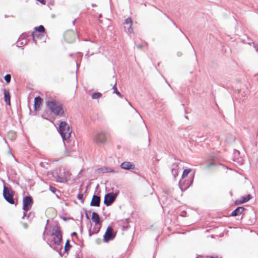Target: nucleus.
Returning a JSON list of instances; mask_svg holds the SVG:
<instances>
[{
	"label": "nucleus",
	"instance_id": "393cba45",
	"mask_svg": "<svg viewBox=\"0 0 258 258\" xmlns=\"http://www.w3.org/2000/svg\"><path fill=\"white\" fill-rule=\"evenodd\" d=\"M191 169L190 168L184 169L183 171L181 178L183 179H184L188 175H189L191 173Z\"/></svg>",
	"mask_w": 258,
	"mask_h": 258
},
{
	"label": "nucleus",
	"instance_id": "bb28decb",
	"mask_svg": "<svg viewBox=\"0 0 258 258\" xmlns=\"http://www.w3.org/2000/svg\"><path fill=\"white\" fill-rule=\"evenodd\" d=\"M125 31L128 33H132L133 32V28H132V25H127V26H124Z\"/></svg>",
	"mask_w": 258,
	"mask_h": 258
},
{
	"label": "nucleus",
	"instance_id": "680f3d73",
	"mask_svg": "<svg viewBox=\"0 0 258 258\" xmlns=\"http://www.w3.org/2000/svg\"><path fill=\"white\" fill-rule=\"evenodd\" d=\"M128 103L130 105L132 106L131 103L130 102H128Z\"/></svg>",
	"mask_w": 258,
	"mask_h": 258
},
{
	"label": "nucleus",
	"instance_id": "13d9d810",
	"mask_svg": "<svg viewBox=\"0 0 258 258\" xmlns=\"http://www.w3.org/2000/svg\"><path fill=\"white\" fill-rule=\"evenodd\" d=\"M42 117L43 118H46L44 117V115H43V114H42Z\"/></svg>",
	"mask_w": 258,
	"mask_h": 258
},
{
	"label": "nucleus",
	"instance_id": "3c124183",
	"mask_svg": "<svg viewBox=\"0 0 258 258\" xmlns=\"http://www.w3.org/2000/svg\"><path fill=\"white\" fill-rule=\"evenodd\" d=\"M80 232L81 233L83 232V226L82 225L80 226Z\"/></svg>",
	"mask_w": 258,
	"mask_h": 258
},
{
	"label": "nucleus",
	"instance_id": "8fccbe9b",
	"mask_svg": "<svg viewBox=\"0 0 258 258\" xmlns=\"http://www.w3.org/2000/svg\"><path fill=\"white\" fill-rule=\"evenodd\" d=\"M125 221H126V223L127 224H128V223H129V222H130V219H128V218L126 219H125Z\"/></svg>",
	"mask_w": 258,
	"mask_h": 258
},
{
	"label": "nucleus",
	"instance_id": "f704fd0d",
	"mask_svg": "<svg viewBox=\"0 0 258 258\" xmlns=\"http://www.w3.org/2000/svg\"><path fill=\"white\" fill-rule=\"evenodd\" d=\"M241 201L242 202V203H246V202L248 201L247 200V199H246V197H241Z\"/></svg>",
	"mask_w": 258,
	"mask_h": 258
},
{
	"label": "nucleus",
	"instance_id": "0eeeda50",
	"mask_svg": "<svg viewBox=\"0 0 258 258\" xmlns=\"http://www.w3.org/2000/svg\"><path fill=\"white\" fill-rule=\"evenodd\" d=\"M45 34L40 33L37 32H32L31 33H25L21 35L20 39H26L27 37H32L33 41L35 44H37V39H41L44 37Z\"/></svg>",
	"mask_w": 258,
	"mask_h": 258
},
{
	"label": "nucleus",
	"instance_id": "69168bd1",
	"mask_svg": "<svg viewBox=\"0 0 258 258\" xmlns=\"http://www.w3.org/2000/svg\"><path fill=\"white\" fill-rule=\"evenodd\" d=\"M63 220H66V218H63Z\"/></svg>",
	"mask_w": 258,
	"mask_h": 258
},
{
	"label": "nucleus",
	"instance_id": "58836bf2",
	"mask_svg": "<svg viewBox=\"0 0 258 258\" xmlns=\"http://www.w3.org/2000/svg\"><path fill=\"white\" fill-rule=\"evenodd\" d=\"M246 197L248 201H249L252 198V196L250 194L247 195V196H246Z\"/></svg>",
	"mask_w": 258,
	"mask_h": 258
},
{
	"label": "nucleus",
	"instance_id": "79ce46f5",
	"mask_svg": "<svg viewBox=\"0 0 258 258\" xmlns=\"http://www.w3.org/2000/svg\"><path fill=\"white\" fill-rule=\"evenodd\" d=\"M185 214H186V212L183 211L181 212V213L180 214V216H181L182 217H184V216H185Z\"/></svg>",
	"mask_w": 258,
	"mask_h": 258
},
{
	"label": "nucleus",
	"instance_id": "f257e3e1",
	"mask_svg": "<svg viewBox=\"0 0 258 258\" xmlns=\"http://www.w3.org/2000/svg\"><path fill=\"white\" fill-rule=\"evenodd\" d=\"M51 236L52 238L48 239L46 241L47 243L53 249L59 252V254L62 256L61 250L62 249V234L59 226L56 225L53 228Z\"/></svg>",
	"mask_w": 258,
	"mask_h": 258
},
{
	"label": "nucleus",
	"instance_id": "72a5a7b5",
	"mask_svg": "<svg viewBox=\"0 0 258 258\" xmlns=\"http://www.w3.org/2000/svg\"><path fill=\"white\" fill-rule=\"evenodd\" d=\"M88 234L90 237L92 236L93 234H95V233H94L93 231L92 230L91 227H90V228L89 229Z\"/></svg>",
	"mask_w": 258,
	"mask_h": 258
},
{
	"label": "nucleus",
	"instance_id": "5701e85b",
	"mask_svg": "<svg viewBox=\"0 0 258 258\" xmlns=\"http://www.w3.org/2000/svg\"><path fill=\"white\" fill-rule=\"evenodd\" d=\"M117 84V81L115 80V84L112 87V90L113 91V93L116 94L119 97L122 98L123 95L121 94V93L118 91L116 86Z\"/></svg>",
	"mask_w": 258,
	"mask_h": 258
},
{
	"label": "nucleus",
	"instance_id": "37998d69",
	"mask_svg": "<svg viewBox=\"0 0 258 258\" xmlns=\"http://www.w3.org/2000/svg\"><path fill=\"white\" fill-rule=\"evenodd\" d=\"M215 165V163H214L213 162H211L210 163V164H208V165L207 166L208 168H210L212 166H214Z\"/></svg>",
	"mask_w": 258,
	"mask_h": 258
},
{
	"label": "nucleus",
	"instance_id": "c85d7f7f",
	"mask_svg": "<svg viewBox=\"0 0 258 258\" xmlns=\"http://www.w3.org/2000/svg\"><path fill=\"white\" fill-rule=\"evenodd\" d=\"M4 79L7 83H9L11 80V75L10 74H7L4 77Z\"/></svg>",
	"mask_w": 258,
	"mask_h": 258
},
{
	"label": "nucleus",
	"instance_id": "864d4df0",
	"mask_svg": "<svg viewBox=\"0 0 258 258\" xmlns=\"http://www.w3.org/2000/svg\"><path fill=\"white\" fill-rule=\"evenodd\" d=\"M148 142H149V143H148V146L149 147L150 146V138H149V139H148Z\"/></svg>",
	"mask_w": 258,
	"mask_h": 258
},
{
	"label": "nucleus",
	"instance_id": "c756f323",
	"mask_svg": "<svg viewBox=\"0 0 258 258\" xmlns=\"http://www.w3.org/2000/svg\"><path fill=\"white\" fill-rule=\"evenodd\" d=\"M77 198L79 200L82 204L84 203V200L83 198V194L82 193H79L77 195Z\"/></svg>",
	"mask_w": 258,
	"mask_h": 258
},
{
	"label": "nucleus",
	"instance_id": "338daca9",
	"mask_svg": "<svg viewBox=\"0 0 258 258\" xmlns=\"http://www.w3.org/2000/svg\"><path fill=\"white\" fill-rule=\"evenodd\" d=\"M256 76H258V75H256Z\"/></svg>",
	"mask_w": 258,
	"mask_h": 258
},
{
	"label": "nucleus",
	"instance_id": "2f4dec72",
	"mask_svg": "<svg viewBox=\"0 0 258 258\" xmlns=\"http://www.w3.org/2000/svg\"><path fill=\"white\" fill-rule=\"evenodd\" d=\"M48 222H49V220H47L46 224V225L45 226L44 230V231L43 232V234H42V238H43V239L44 240H46V239H45V232H46V228H47V224H48Z\"/></svg>",
	"mask_w": 258,
	"mask_h": 258
},
{
	"label": "nucleus",
	"instance_id": "a211bd4d",
	"mask_svg": "<svg viewBox=\"0 0 258 258\" xmlns=\"http://www.w3.org/2000/svg\"><path fill=\"white\" fill-rule=\"evenodd\" d=\"M92 221L95 223V224H101L100 217L98 213L93 212L92 213V218H91Z\"/></svg>",
	"mask_w": 258,
	"mask_h": 258
},
{
	"label": "nucleus",
	"instance_id": "c9c22d12",
	"mask_svg": "<svg viewBox=\"0 0 258 258\" xmlns=\"http://www.w3.org/2000/svg\"><path fill=\"white\" fill-rule=\"evenodd\" d=\"M84 211H85V216L86 217V219H88V220H89L90 219V217L88 215V212L86 210V209H84Z\"/></svg>",
	"mask_w": 258,
	"mask_h": 258
},
{
	"label": "nucleus",
	"instance_id": "ddd939ff",
	"mask_svg": "<svg viewBox=\"0 0 258 258\" xmlns=\"http://www.w3.org/2000/svg\"><path fill=\"white\" fill-rule=\"evenodd\" d=\"M100 201V197L94 194L92 197V199L90 203V206L93 207H99Z\"/></svg>",
	"mask_w": 258,
	"mask_h": 258
},
{
	"label": "nucleus",
	"instance_id": "aec40b11",
	"mask_svg": "<svg viewBox=\"0 0 258 258\" xmlns=\"http://www.w3.org/2000/svg\"><path fill=\"white\" fill-rule=\"evenodd\" d=\"M53 176L56 178V181L58 182L64 183L68 181L66 177L64 176H60L58 174H56V176L53 175Z\"/></svg>",
	"mask_w": 258,
	"mask_h": 258
},
{
	"label": "nucleus",
	"instance_id": "6e6552de",
	"mask_svg": "<svg viewBox=\"0 0 258 258\" xmlns=\"http://www.w3.org/2000/svg\"><path fill=\"white\" fill-rule=\"evenodd\" d=\"M118 196L117 192H109L105 195L104 204L106 206H109L115 201Z\"/></svg>",
	"mask_w": 258,
	"mask_h": 258
},
{
	"label": "nucleus",
	"instance_id": "6e6d98bb",
	"mask_svg": "<svg viewBox=\"0 0 258 258\" xmlns=\"http://www.w3.org/2000/svg\"><path fill=\"white\" fill-rule=\"evenodd\" d=\"M76 19H75V20L73 21V24L74 25H75V22H76Z\"/></svg>",
	"mask_w": 258,
	"mask_h": 258
},
{
	"label": "nucleus",
	"instance_id": "4468645a",
	"mask_svg": "<svg viewBox=\"0 0 258 258\" xmlns=\"http://www.w3.org/2000/svg\"><path fill=\"white\" fill-rule=\"evenodd\" d=\"M121 168L125 170H131L135 168V165L130 162H123L121 165Z\"/></svg>",
	"mask_w": 258,
	"mask_h": 258
},
{
	"label": "nucleus",
	"instance_id": "c03bdc74",
	"mask_svg": "<svg viewBox=\"0 0 258 258\" xmlns=\"http://www.w3.org/2000/svg\"><path fill=\"white\" fill-rule=\"evenodd\" d=\"M22 224H23V227H24L25 228L27 229V228H28V224H27V223H23Z\"/></svg>",
	"mask_w": 258,
	"mask_h": 258
},
{
	"label": "nucleus",
	"instance_id": "423d86ee",
	"mask_svg": "<svg viewBox=\"0 0 258 258\" xmlns=\"http://www.w3.org/2000/svg\"><path fill=\"white\" fill-rule=\"evenodd\" d=\"M14 191L10 187L4 186L3 196L6 201L10 204H14Z\"/></svg>",
	"mask_w": 258,
	"mask_h": 258
},
{
	"label": "nucleus",
	"instance_id": "052dcab7",
	"mask_svg": "<svg viewBox=\"0 0 258 258\" xmlns=\"http://www.w3.org/2000/svg\"><path fill=\"white\" fill-rule=\"evenodd\" d=\"M128 103L130 105L132 106L131 103L130 102H128Z\"/></svg>",
	"mask_w": 258,
	"mask_h": 258
},
{
	"label": "nucleus",
	"instance_id": "a19ab883",
	"mask_svg": "<svg viewBox=\"0 0 258 258\" xmlns=\"http://www.w3.org/2000/svg\"><path fill=\"white\" fill-rule=\"evenodd\" d=\"M26 43H27V40H25V42H23V41L21 42L20 43V45L21 46H23V45H25V44H26Z\"/></svg>",
	"mask_w": 258,
	"mask_h": 258
},
{
	"label": "nucleus",
	"instance_id": "f03ea898",
	"mask_svg": "<svg viewBox=\"0 0 258 258\" xmlns=\"http://www.w3.org/2000/svg\"><path fill=\"white\" fill-rule=\"evenodd\" d=\"M45 105L50 112L55 116L61 117L64 115L63 104L55 99L48 98L45 100Z\"/></svg>",
	"mask_w": 258,
	"mask_h": 258
},
{
	"label": "nucleus",
	"instance_id": "a18cd8bd",
	"mask_svg": "<svg viewBox=\"0 0 258 258\" xmlns=\"http://www.w3.org/2000/svg\"><path fill=\"white\" fill-rule=\"evenodd\" d=\"M128 228V226H122V230H126Z\"/></svg>",
	"mask_w": 258,
	"mask_h": 258
},
{
	"label": "nucleus",
	"instance_id": "a878e982",
	"mask_svg": "<svg viewBox=\"0 0 258 258\" xmlns=\"http://www.w3.org/2000/svg\"><path fill=\"white\" fill-rule=\"evenodd\" d=\"M102 95V94L100 92H95L92 94L91 97L93 99H96L101 97Z\"/></svg>",
	"mask_w": 258,
	"mask_h": 258
},
{
	"label": "nucleus",
	"instance_id": "f3484780",
	"mask_svg": "<svg viewBox=\"0 0 258 258\" xmlns=\"http://www.w3.org/2000/svg\"><path fill=\"white\" fill-rule=\"evenodd\" d=\"M4 99L6 104L8 105L11 104V96L9 91L5 89L4 90Z\"/></svg>",
	"mask_w": 258,
	"mask_h": 258
},
{
	"label": "nucleus",
	"instance_id": "4c0bfd02",
	"mask_svg": "<svg viewBox=\"0 0 258 258\" xmlns=\"http://www.w3.org/2000/svg\"><path fill=\"white\" fill-rule=\"evenodd\" d=\"M38 2L40 3L42 5H45L46 4V1L45 0H37Z\"/></svg>",
	"mask_w": 258,
	"mask_h": 258
},
{
	"label": "nucleus",
	"instance_id": "ea45409f",
	"mask_svg": "<svg viewBox=\"0 0 258 258\" xmlns=\"http://www.w3.org/2000/svg\"><path fill=\"white\" fill-rule=\"evenodd\" d=\"M253 47L255 49L256 51L258 52V45L253 43Z\"/></svg>",
	"mask_w": 258,
	"mask_h": 258
},
{
	"label": "nucleus",
	"instance_id": "7ed1b4c3",
	"mask_svg": "<svg viewBox=\"0 0 258 258\" xmlns=\"http://www.w3.org/2000/svg\"><path fill=\"white\" fill-rule=\"evenodd\" d=\"M58 131L64 143L69 142L72 132L70 125L64 121H60Z\"/></svg>",
	"mask_w": 258,
	"mask_h": 258
},
{
	"label": "nucleus",
	"instance_id": "1a4fd4ad",
	"mask_svg": "<svg viewBox=\"0 0 258 258\" xmlns=\"http://www.w3.org/2000/svg\"><path fill=\"white\" fill-rule=\"evenodd\" d=\"M33 204V200L31 196H27L23 199V210L27 212L31 209Z\"/></svg>",
	"mask_w": 258,
	"mask_h": 258
},
{
	"label": "nucleus",
	"instance_id": "6ab92c4d",
	"mask_svg": "<svg viewBox=\"0 0 258 258\" xmlns=\"http://www.w3.org/2000/svg\"><path fill=\"white\" fill-rule=\"evenodd\" d=\"M98 171L99 173H109V172H115V170L109 167H102L98 169Z\"/></svg>",
	"mask_w": 258,
	"mask_h": 258
},
{
	"label": "nucleus",
	"instance_id": "cd10ccee",
	"mask_svg": "<svg viewBox=\"0 0 258 258\" xmlns=\"http://www.w3.org/2000/svg\"><path fill=\"white\" fill-rule=\"evenodd\" d=\"M164 15L165 16V17H166L168 19H169V20H170V21L173 23V24L174 25V26H175V27H176V28H178V29H179V30L180 32H181L182 33H183V32L182 31L181 29L180 28H178V26L176 25V24L175 23V22H174V21H173V20H172L171 19H170V18H169V17L167 15H166V14H164Z\"/></svg>",
	"mask_w": 258,
	"mask_h": 258
},
{
	"label": "nucleus",
	"instance_id": "49530a36",
	"mask_svg": "<svg viewBox=\"0 0 258 258\" xmlns=\"http://www.w3.org/2000/svg\"><path fill=\"white\" fill-rule=\"evenodd\" d=\"M72 236H76V237L78 236L77 233L76 232H74L71 234Z\"/></svg>",
	"mask_w": 258,
	"mask_h": 258
},
{
	"label": "nucleus",
	"instance_id": "412c9836",
	"mask_svg": "<svg viewBox=\"0 0 258 258\" xmlns=\"http://www.w3.org/2000/svg\"><path fill=\"white\" fill-rule=\"evenodd\" d=\"M34 32H37L40 33H46L45 32V29L43 25H40L38 27H36L34 28Z\"/></svg>",
	"mask_w": 258,
	"mask_h": 258
},
{
	"label": "nucleus",
	"instance_id": "473e14b6",
	"mask_svg": "<svg viewBox=\"0 0 258 258\" xmlns=\"http://www.w3.org/2000/svg\"><path fill=\"white\" fill-rule=\"evenodd\" d=\"M49 189L53 193H55L57 190V189L55 187L52 186H49Z\"/></svg>",
	"mask_w": 258,
	"mask_h": 258
},
{
	"label": "nucleus",
	"instance_id": "2eb2a0df",
	"mask_svg": "<svg viewBox=\"0 0 258 258\" xmlns=\"http://www.w3.org/2000/svg\"><path fill=\"white\" fill-rule=\"evenodd\" d=\"M42 102V99L40 96H37L34 98V109L37 111L39 109L40 105Z\"/></svg>",
	"mask_w": 258,
	"mask_h": 258
},
{
	"label": "nucleus",
	"instance_id": "20e7f679",
	"mask_svg": "<svg viewBox=\"0 0 258 258\" xmlns=\"http://www.w3.org/2000/svg\"><path fill=\"white\" fill-rule=\"evenodd\" d=\"M107 141L106 134L103 131H97L93 134V142L98 145L104 144Z\"/></svg>",
	"mask_w": 258,
	"mask_h": 258
},
{
	"label": "nucleus",
	"instance_id": "7c9ffc66",
	"mask_svg": "<svg viewBox=\"0 0 258 258\" xmlns=\"http://www.w3.org/2000/svg\"><path fill=\"white\" fill-rule=\"evenodd\" d=\"M124 24L126 25H132V19L131 18H127V19H126L125 20Z\"/></svg>",
	"mask_w": 258,
	"mask_h": 258
},
{
	"label": "nucleus",
	"instance_id": "e433bc0d",
	"mask_svg": "<svg viewBox=\"0 0 258 258\" xmlns=\"http://www.w3.org/2000/svg\"><path fill=\"white\" fill-rule=\"evenodd\" d=\"M235 205H240V204H243L242 203V202L241 201V200H236L235 201Z\"/></svg>",
	"mask_w": 258,
	"mask_h": 258
},
{
	"label": "nucleus",
	"instance_id": "9b49d317",
	"mask_svg": "<svg viewBox=\"0 0 258 258\" xmlns=\"http://www.w3.org/2000/svg\"><path fill=\"white\" fill-rule=\"evenodd\" d=\"M64 37L68 43H72L75 41L78 36L74 31L70 30L64 33Z\"/></svg>",
	"mask_w": 258,
	"mask_h": 258
},
{
	"label": "nucleus",
	"instance_id": "9d476101",
	"mask_svg": "<svg viewBox=\"0 0 258 258\" xmlns=\"http://www.w3.org/2000/svg\"><path fill=\"white\" fill-rule=\"evenodd\" d=\"M115 236L116 233L114 232L112 227L108 226L103 235V241L105 242H108L109 241L113 240Z\"/></svg>",
	"mask_w": 258,
	"mask_h": 258
},
{
	"label": "nucleus",
	"instance_id": "f8f14e48",
	"mask_svg": "<svg viewBox=\"0 0 258 258\" xmlns=\"http://www.w3.org/2000/svg\"><path fill=\"white\" fill-rule=\"evenodd\" d=\"M179 162H175L172 164L171 167V173L175 178L178 175V170H179Z\"/></svg>",
	"mask_w": 258,
	"mask_h": 258
},
{
	"label": "nucleus",
	"instance_id": "39448f33",
	"mask_svg": "<svg viewBox=\"0 0 258 258\" xmlns=\"http://www.w3.org/2000/svg\"><path fill=\"white\" fill-rule=\"evenodd\" d=\"M195 177V172L190 174L187 179H180L179 182V186L182 191H185L192 183Z\"/></svg>",
	"mask_w": 258,
	"mask_h": 258
},
{
	"label": "nucleus",
	"instance_id": "5fc2aeb1",
	"mask_svg": "<svg viewBox=\"0 0 258 258\" xmlns=\"http://www.w3.org/2000/svg\"><path fill=\"white\" fill-rule=\"evenodd\" d=\"M239 153H239V151H235V154H239Z\"/></svg>",
	"mask_w": 258,
	"mask_h": 258
},
{
	"label": "nucleus",
	"instance_id": "dca6fc26",
	"mask_svg": "<svg viewBox=\"0 0 258 258\" xmlns=\"http://www.w3.org/2000/svg\"><path fill=\"white\" fill-rule=\"evenodd\" d=\"M245 208L243 207H238L232 212L230 216L232 217L238 216L239 214H242Z\"/></svg>",
	"mask_w": 258,
	"mask_h": 258
},
{
	"label": "nucleus",
	"instance_id": "09e8293b",
	"mask_svg": "<svg viewBox=\"0 0 258 258\" xmlns=\"http://www.w3.org/2000/svg\"><path fill=\"white\" fill-rule=\"evenodd\" d=\"M26 216V212H24L23 216H22V219H24L25 217Z\"/></svg>",
	"mask_w": 258,
	"mask_h": 258
},
{
	"label": "nucleus",
	"instance_id": "4d7b16f0",
	"mask_svg": "<svg viewBox=\"0 0 258 258\" xmlns=\"http://www.w3.org/2000/svg\"><path fill=\"white\" fill-rule=\"evenodd\" d=\"M210 258H218L217 257L211 256Z\"/></svg>",
	"mask_w": 258,
	"mask_h": 258
},
{
	"label": "nucleus",
	"instance_id": "0e129e2a",
	"mask_svg": "<svg viewBox=\"0 0 258 258\" xmlns=\"http://www.w3.org/2000/svg\"><path fill=\"white\" fill-rule=\"evenodd\" d=\"M102 16H101V15H99V18H101Z\"/></svg>",
	"mask_w": 258,
	"mask_h": 258
},
{
	"label": "nucleus",
	"instance_id": "603ef678",
	"mask_svg": "<svg viewBox=\"0 0 258 258\" xmlns=\"http://www.w3.org/2000/svg\"><path fill=\"white\" fill-rule=\"evenodd\" d=\"M85 56L87 57V58H89V52H88L87 53V54L85 55Z\"/></svg>",
	"mask_w": 258,
	"mask_h": 258
},
{
	"label": "nucleus",
	"instance_id": "e2e57ef3",
	"mask_svg": "<svg viewBox=\"0 0 258 258\" xmlns=\"http://www.w3.org/2000/svg\"><path fill=\"white\" fill-rule=\"evenodd\" d=\"M255 218V216L254 215V218ZM255 221V219L254 220V222Z\"/></svg>",
	"mask_w": 258,
	"mask_h": 258
},
{
	"label": "nucleus",
	"instance_id": "4be33fe9",
	"mask_svg": "<svg viewBox=\"0 0 258 258\" xmlns=\"http://www.w3.org/2000/svg\"><path fill=\"white\" fill-rule=\"evenodd\" d=\"M71 247H72V245L70 243V240H67L66 242L65 245H64L63 254L66 253L67 255H68L69 253L68 251Z\"/></svg>",
	"mask_w": 258,
	"mask_h": 258
},
{
	"label": "nucleus",
	"instance_id": "b1692460",
	"mask_svg": "<svg viewBox=\"0 0 258 258\" xmlns=\"http://www.w3.org/2000/svg\"><path fill=\"white\" fill-rule=\"evenodd\" d=\"M101 224H95L94 226L92 228V230L94 233L97 234L100 230Z\"/></svg>",
	"mask_w": 258,
	"mask_h": 258
},
{
	"label": "nucleus",
	"instance_id": "bf43d9fd",
	"mask_svg": "<svg viewBox=\"0 0 258 258\" xmlns=\"http://www.w3.org/2000/svg\"><path fill=\"white\" fill-rule=\"evenodd\" d=\"M185 118H187V116L185 115Z\"/></svg>",
	"mask_w": 258,
	"mask_h": 258
},
{
	"label": "nucleus",
	"instance_id": "de8ad7c7",
	"mask_svg": "<svg viewBox=\"0 0 258 258\" xmlns=\"http://www.w3.org/2000/svg\"><path fill=\"white\" fill-rule=\"evenodd\" d=\"M142 47H143V45H137V47L138 48H139V49L142 48Z\"/></svg>",
	"mask_w": 258,
	"mask_h": 258
}]
</instances>
